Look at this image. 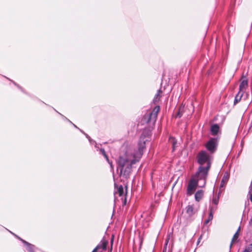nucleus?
Segmentation results:
<instances>
[{
  "mask_svg": "<svg viewBox=\"0 0 252 252\" xmlns=\"http://www.w3.org/2000/svg\"><path fill=\"white\" fill-rule=\"evenodd\" d=\"M143 135L140 137L138 150L132 152V147L125 143L121 148V153L117 160V170H120V175L127 178L132 170V165L139 161L145 148L147 140Z\"/></svg>",
  "mask_w": 252,
  "mask_h": 252,
  "instance_id": "nucleus-1",
  "label": "nucleus"
},
{
  "mask_svg": "<svg viewBox=\"0 0 252 252\" xmlns=\"http://www.w3.org/2000/svg\"><path fill=\"white\" fill-rule=\"evenodd\" d=\"M213 158V155L208 153L205 150L200 151L196 156L197 161L199 166H203L204 164H206L204 167L209 168H211Z\"/></svg>",
  "mask_w": 252,
  "mask_h": 252,
  "instance_id": "nucleus-2",
  "label": "nucleus"
},
{
  "mask_svg": "<svg viewBox=\"0 0 252 252\" xmlns=\"http://www.w3.org/2000/svg\"><path fill=\"white\" fill-rule=\"evenodd\" d=\"M210 169L208 167H205L204 166H199L195 174L192 176L191 177L194 178L195 180L197 181L198 182L200 181H203L202 184L199 186L200 187H204L205 186Z\"/></svg>",
  "mask_w": 252,
  "mask_h": 252,
  "instance_id": "nucleus-3",
  "label": "nucleus"
},
{
  "mask_svg": "<svg viewBox=\"0 0 252 252\" xmlns=\"http://www.w3.org/2000/svg\"><path fill=\"white\" fill-rule=\"evenodd\" d=\"M159 110L160 107L159 106L155 107L152 111L144 116L142 120L143 124L151 123L152 125H154L156 121L158 114Z\"/></svg>",
  "mask_w": 252,
  "mask_h": 252,
  "instance_id": "nucleus-4",
  "label": "nucleus"
},
{
  "mask_svg": "<svg viewBox=\"0 0 252 252\" xmlns=\"http://www.w3.org/2000/svg\"><path fill=\"white\" fill-rule=\"evenodd\" d=\"M205 147L207 150L208 153L213 155L217 151L218 147V140L217 138H211L205 144Z\"/></svg>",
  "mask_w": 252,
  "mask_h": 252,
  "instance_id": "nucleus-5",
  "label": "nucleus"
},
{
  "mask_svg": "<svg viewBox=\"0 0 252 252\" xmlns=\"http://www.w3.org/2000/svg\"><path fill=\"white\" fill-rule=\"evenodd\" d=\"M240 84L239 85V91L237 94H248L249 92L247 90H248V80L246 77L243 76L240 80Z\"/></svg>",
  "mask_w": 252,
  "mask_h": 252,
  "instance_id": "nucleus-6",
  "label": "nucleus"
},
{
  "mask_svg": "<svg viewBox=\"0 0 252 252\" xmlns=\"http://www.w3.org/2000/svg\"><path fill=\"white\" fill-rule=\"evenodd\" d=\"M199 209V205L189 204L186 207V212L189 217H192L197 214Z\"/></svg>",
  "mask_w": 252,
  "mask_h": 252,
  "instance_id": "nucleus-7",
  "label": "nucleus"
},
{
  "mask_svg": "<svg viewBox=\"0 0 252 252\" xmlns=\"http://www.w3.org/2000/svg\"><path fill=\"white\" fill-rule=\"evenodd\" d=\"M198 182L196 181L194 178L191 177L187 187V194L188 195H191L195 188L198 185Z\"/></svg>",
  "mask_w": 252,
  "mask_h": 252,
  "instance_id": "nucleus-8",
  "label": "nucleus"
},
{
  "mask_svg": "<svg viewBox=\"0 0 252 252\" xmlns=\"http://www.w3.org/2000/svg\"><path fill=\"white\" fill-rule=\"evenodd\" d=\"M108 241L104 239L101 241L100 244L92 252H95L98 249L101 248L102 250L106 249L107 245H108Z\"/></svg>",
  "mask_w": 252,
  "mask_h": 252,
  "instance_id": "nucleus-9",
  "label": "nucleus"
},
{
  "mask_svg": "<svg viewBox=\"0 0 252 252\" xmlns=\"http://www.w3.org/2000/svg\"><path fill=\"white\" fill-rule=\"evenodd\" d=\"M216 208H214L213 207H211L210 208V213L209 214V216L208 217V218L206 220L204 221V224H207L210 221L212 220L213 218V212L215 210Z\"/></svg>",
  "mask_w": 252,
  "mask_h": 252,
  "instance_id": "nucleus-10",
  "label": "nucleus"
},
{
  "mask_svg": "<svg viewBox=\"0 0 252 252\" xmlns=\"http://www.w3.org/2000/svg\"><path fill=\"white\" fill-rule=\"evenodd\" d=\"M240 227L239 226L238 227L237 231L235 232V233L233 235V238H232V240H231V242L230 245V249H231V248L232 247V244L237 242L238 238V237L239 236V231H240Z\"/></svg>",
  "mask_w": 252,
  "mask_h": 252,
  "instance_id": "nucleus-11",
  "label": "nucleus"
},
{
  "mask_svg": "<svg viewBox=\"0 0 252 252\" xmlns=\"http://www.w3.org/2000/svg\"><path fill=\"white\" fill-rule=\"evenodd\" d=\"M204 192L202 190H198L195 194L194 197L196 201L199 202L202 198Z\"/></svg>",
  "mask_w": 252,
  "mask_h": 252,
  "instance_id": "nucleus-12",
  "label": "nucleus"
},
{
  "mask_svg": "<svg viewBox=\"0 0 252 252\" xmlns=\"http://www.w3.org/2000/svg\"><path fill=\"white\" fill-rule=\"evenodd\" d=\"M22 242L25 245L27 246V250L29 252H34V246L30 243L26 242V241L21 239Z\"/></svg>",
  "mask_w": 252,
  "mask_h": 252,
  "instance_id": "nucleus-13",
  "label": "nucleus"
},
{
  "mask_svg": "<svg viewBox=\"0 0 252 252\" xmlns=\"http://www.w3.org/2000/svg\"><path fill=\"white\" fill-rule=\"evenodd\" d=\"M229 179V175L227 173H225L221 180V183L220 185V188L223 187L226 183L228 182Z\"/></svg>",
  "mask_w": 252,
  "mask_h": 252,
  "instance_id": "nucleus-14",
  "label": "nucleus"
},
{
  "mask_svg": "<svg viewBox=\"0 0 252 252\" xmlns=\"http://www.w3.org/2000/svg\"><path fill=\"white\" fill-rule=\"evenodd\" d=\"M219 126L217 124H214L211 126V132L212 134L213 135H216L218 133L219 130Z\"/></svg>",
  "mask_w": 252,
  "mask_h": 252,
  "instance_id": "nucleus-15",
  "label": "nucleus"
},
{
  "mask_svg": "<svg viewBox=\"0 0 252 252\" xmlns=\"http://www.w3.org/2000/svg\"><path fill=\"white\" fill-rule=\"evenodd\" d=\"M115 193L118 194L119 196H123L124 195V188L122 185L117 188V191L115 192Z\"/></svg>",
  "mask_w": 252,
  "mask_h": 252,
  "instance_id": "nucleus-16",
  "label": "nucleus"
},
{
  "mask_svg": "<svg viewBox=\"0 0 252 252\" xmlns=\"http://www.w3.org/2000/svg\"><path fill=\"white\" fill-rule=\"evenodd\" d=\"M100 152H101V153L104 156V157L106 159V160L108 161V162H109V163L110 164V166L112 168H113V165H112V162H110L109 160V159H108V158L107 156V155L106 154V153L105 152V150L104 149H100Z\"/></svg>",
  "mask_w": 252,
  "mask_h": 252,
  "instance_id": "nucleus-17",
  "label": "nucleus"
},
{
  "mask_svg": "<svg viewBox=\"0 0 252 252\" xmlns=\"http://www.w3.org/2000/svg\"><path fill=\"white\" fill-rule=\"evenodd\" d=\"M252 252V243L250 244L242 252Z\"/></svg>",
  "mask_w": 252,
  "mask_h": 252,
  "instance_id": "nucleus-18",
  "label": "nucleus"
},
{
  "mask_svg": "<svg viewBox=\"0 0 252 252\" xmlns=\"http://www.w3.org/2000/svg\"><path fill=\"white\" fill-rule=\"evenodd\" d=\"M242 96L243 95H235V99L234 100V104L235 105L238 102H239L241 100Z\"/></svg>",
  "mask_w": 252,
  "mask_h": 252,
  "instance_id": "nucleus-19",
  "label": "nucleus"
},
{
  "mask_svg": "<svg viewBox=\"0 0 252 252\" xmlns=\"http://www.w3.org/2000/svg\"><path fill=\"white\" fill-rule=\"evenodd\" d=\"M170 140L172 143L173 150L174 151L175 150V145L176 144V141H175V138H173V137H171L170 138Z\"/></svg>",
  "mask_w": 252,
  "mask_h": 252,
  "instance_id": "nucleus-20",
  "label": "nucleus"
},
{
  "mask_svg": "<svg viewBox=\"0 0 252 252\" xmlns=\"http://www.w3.org/2000/svg\"><path fill=\"white\" fill-rule=\"evenodd\" d=\"M212 203L217 205L219 203V197H215L212 199Z\"/></svg>",
  "mask_w": 252,
  "mask_h": 252,
  "instance_id": "nucleus-21",
  "label": "nucleus"
},
{
  "mask_svg": "<svg viewBox=\"0 0 252 252\" xmlns=\"http://www.w3.org/2000/svg\"><path fill=\"white\" fill-rule=\"evenodd\" d=\"M180 111H181V108L179 109V111L178 112V113L177 114V117H178L179 118H180L182 116V115L180 114Z\"/></svg>",
  "mask_w": 252,
  "mask_h": 252,
  "instance_id": "nucleus-22",
  "label": "nucleus"
},
{
  "mask_svg": "<svg viewBox=\"0 0 252 252\" xmlns=\"http://www.w3.org/2000/svg\"><path fill=\"white\" fill-rule=\"evenodd\" d=\"M114 235H112V237H111V247L112 246V245H113V240H114Z\"/></svg>",
  "mask_w": 252,
  "mask_h": 252,
  "instance_id": "nucleus-23",
  "label": "nucleus"
},
{
  "mask_svg": "<svg viewBox=\"0 0 252 252\" xmlns=\"http://www.w3.org/2000/svg\"><path fill=\"white\" fill-rule=\"evenodd\" d=\"M250 199L251 201L252 202V193L250 194Z\"/></svg>",
  "mask_w": 252,
  "mask_h": 252,
  "instance_id": "nucleus-24",
  "label": "nucleus"
},
{
  "mask_svg": "<svg viewBox=\"0 0 252 252\" xmlns=\"http://www.w3.org/2000/svg\"><path fill=\"white\" fill-rule=\"evenodd\" d=\"M86 136L90 140V137L88 136V135L86 134Z\"/></svg>",
  "mask_w": 252,
  "mask_h": 252,
  "instance_id": "nucleus-25",
  "label": "nucleus"
},
{
  "mask_svg": "<svg viewBox=\"0 0 252 252\" xmlns=\"http://www.w3.org/2000/svg\"><path fill=\"white\" fill-rule=\"evenodd\" d=\"M74 125V126L75 127L77 128V127L76 126H75V125Z\"/></svg>",
  "mask_w": 252,
  "mask_h": 252,
  "instance_id": "nucleus-26",
  "label": "nucleus"
}]
</instances>
